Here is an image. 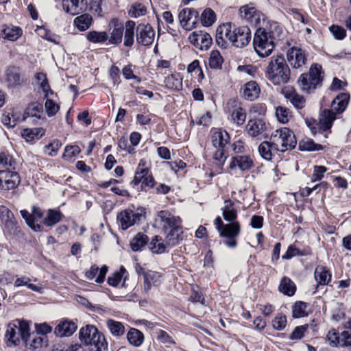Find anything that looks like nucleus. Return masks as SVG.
Returning a JSON list of instances; mask_svg holds the SVG:
<instances>
[{
  "mask_svg": "<svg viewBox=\"0 0 351 351\" xmlns=\"http://www.w3.org/2000/svg\"><path fill=\"white\" fill-rule=\"evenodd\" d=\"M349 98V95L346 93H341L337 95L332 101L331 110L335 114L343 112L348 104Z\"/></svg>",
  "mask_w": 351,
  "mask_h": 351,
  "instance_id": "30",
  "label": "nucleus"
},
{
  "mask_svg": "<svg viewBox=\"0 0 351 351\" xmlns=\"http://www.w3.org/2000/svg\"><path fill=\"white\" fill-rule=\"evenodd\" d=\"M15 160L13 157L8 153H0V166L10 167L14 169Z\"/></svg>",
  "mask_w": 351,
  "mask_h": 351,
  "instance_id": "62",
  "label": "nucleus"
},
{
  "mask_svg": "<svg viewBox=\"0 0 351 351\" xmlns=\"http://www.w3.org/2000/svg\"><path fill=\"white\" fill-rule=\"evenodd\" d=\"M62 217L63 215L60 210L48 209L43 219V223L48 227L53 226L62 220Z\"/></svg>",
  "mask_w": 351,
  "mask_h": 351,
  "instance_id": "32",
  "label": "nucleus"
},
{
  "mask_svg": "<svg viewBox=\"0 0 351 351\" xmlns=\"http://www.w3.org/2000/svg\"><path fill=\"white\" fill-rule=\"evenodd\" d=\"M169 246L167 242L165 243L163 240L159 236H154L149 244V248L155 254H162L165 252L166 247Z\"/></svg>",
  "mask_w": 351,
  "mask_h": 351,
  "instance_id": "45",
  "label": "nucleus"
},
{
  "mask_svg": "<svg viewBox=\"0 0 351 351\" xmlns=\"http://www.w3.org/2000/svg\"><path fill=\"white\" fill-rule=\"evenodd\" d=\"M231 116L233 121L239 125H243L245 121V110L241 107L234 109Z\"/></svg>",
  "mask_w": 351,
  "mask_h": 351,
  "instance_id": "58",
  "label": "nucleus"
},
{
  "mask_svg": "<svg viewBox=\"0 0 351 351\" xmlns=\"http://www.w3.org/2000/svg\"><path fill=\"white\" fill-rule=\"evenodd\" d=\"M140 217L141 215L138 213H135L131 210H125L119 214L117 219L122 229L126 230L133 226L136 221L140 220Z\"/></svg>",
  "mask_w": 351,
  "mask_h": 351,
  "instance_id": "20",
  "label": "nucleus"
},
{
  "mask_svg": "<svg viewBox=\"0 0 351 351\" xmlns=\"http://www.w3.org/2000/svg\"><path fill=\"white\" fill-rule=\"evenodd\" d=\"M336 119V114L332 110L325 109L319 114V123L323 130L330 129Z\"/></svg>",
  "mask_w": 351,
  "mask_h": 351,
  "instance_id": "25",
  "label": "nucleus"
},
{
  "mask_svg": "<svg viewBox=\"0 0 351 351\" xmlns=\"http://www.w3.org/2000/svg\"><path fill=\"white\" fill-rule=\"evenodd\" d=\"M126 269L121 266L119 271L114 272L108 278V283L113 287H116L119 285L121 279H123V282L125 281L127 276H125Z\"/></svg>",
  "mask_w": 351,
  "mask_h": 351,
  "instance_id": "50",
  "label": "nucleus"
},
{
  "mask_svg": "<svg viewBox=\"0 0 351 351\" xmlns=\"http://www.w3.org/2000/svg\"><path fill=\"white\" fill-rule=\"evenodd\" d=\"M322 66L313 64L309 69L308 73H303L298 79V83L301 90L310 93L319 86L323 80Z\"/></svg>",
  "mask_w": 351,
  "mask_h": 351,
  "instance_id": "5",
  "label": "nucleus"
},
{
  "mask_svg": "<svg viewBox=\"0 0 351 351\" xmlns=\"http://www.w3.org/2000/svg\"><path fill=\"white\" fill-rule=\"evenodd\" d=\"M22 217L25 219L27 225L36 232H40L42 230L41 226L38 223L40 219H43L44 214L42 210L37 207H32V213H29L26 210H21Z\"/></svg>",
  "mask_w": 351,
  "mask_h": 351,
  "instance_id": "10",
  "label": "nucleus"
},
{
  "mask_svg": "<svg viewBox=\"0 0 351 351\" xmlns=\"http://www.w3.org/2000/svg\"><path fill=\"white\" fill-rule=\"evenodd\" d=\"M43 342V338L38 334H33L31 336L29 333V337L24 342L25 347L29 349L36 350L41 348Z\"/></svg>",
  "mask_w": 351,
  "mask_h": 351,
  "instance_id": "52",
  "label": "nucleus"
},
{
  "mask_svg": "<svg viewBox=\"0 0 351 351\" xmlns=\"http://www.w3.org/2000/svg\"><path fill=\"white\" fill-rule=\"evenodd\" d=\"M265 77L275 86L287 83L290 80V69L283 56H274L265 69Z\"/></svg>",
  "mask_w": 351,
  "mask_h": 351,
  "instance_id": "1",
  "label": "nucleus"
},
{
  "mask_svg": "<svg viewBox=\"0 0 351 351\" xmlns=\"http://www.w3.org/2000/svg\"><path fill=\"white\" fill-rule=\"evenodd\" d=\"M276 117L279 122L286 123L291 115L289 110L282 106H278L276 108Z\"/></svg>",
  "mask_w": 351,
  "mask_h": 351,
  "instance_id": "57",
  "label": "nucleus"
},
{
  "mask_svg": "<svg viewBox=\"0 0 351 351\" xmlns=\"http://www.w3.org/2000/svg\"><path fill=\"white\" fill-rule=\"evenodd\" d=\"M266 130L265 122L261 119H250L246 125V131L252 137L263 134Z\"/></svg>",
  "mask_w": 351,
  "mask_h": 351,
  "instance_id": "21",
  "label": "nucleus"
},
{
  "mask_svg": "<svg viewBox=\"0 0 351 351\" xmlns=\"http://www.w3.org/2000/svg\"><path fill=\"white\" fill-rule=\"evenodd\" d=\"M261 88L255 81H250L244 86L242 96L247 100L253 101L258 97Z\"/></svg>",
  "mask_w": 351,
  "mask_h": 351,
  "instance_id": "24",
  "label": "nucleus"
},
{
  "mask_svg": "<svg viewBox=\"0 0 351 351\" xmlns=\"http://www.w3.org/2000/svg\"><path fill=\"white\" fill-rule=\"evenodd\" d=\"M306 303L299 301L296 302L292 308V315L294 318H300L308 315Z\"/></svg>",
  "mask_w": 351,
  "mask_h": 351,
  "instance_id": "51",
  "label": "nucleus"
},
{
  "mask_svg": "<svg viewBox=\"0 0 351 351\" xmlns=\"http://www.w3.org/2000/svg\"><path fill=\"white\" fill-rule=\"evenodd\" d=\"M148 242V237L143 233H138L130 241V246L133 251L141 250Z\"/></svg>",
  "mask_w": 351,
  "mask_h": 351,
  "instance_id": "48",
  "label": "nucleus"
},
{
  "mask_svg": "<svg viewBox=\"0 0 351 351\" xmlns=\"http://www.w3.org/2000/svg\"><path fill=\"white\" fill-rule=\"evenodd\" d=\"M4 81L9 88H16L23 83V79L19 68L8 66L5 70Z\"/></svg>",
  "mask_w": 351,
  "mask_h": 351,
  "instance_id": "18",
  "label": "nucleus"
},
{
  "mask_svg": "<svg viewBox=\"0 0 351 351\" xmlns=\"http://www.w3.org/2000/svg\"><path fill=\"white\" fill-rule=\"evenodd\" d=\"M251 40V31L247 26L234 27L232 29V44L236 47L246 46Z\"/></svg>",
  "mask_w": 351,
  "mask_h": 351,
  "instance_id": "9",
  "label": "nucleus"
},
{
  "mask_svg": "<svg viewBox=\"0 0 351 351\" xmlns=\"http://www.w3.org/2000/svg\"><path fill=\"white\" fill-rule=\"evenodd\" d=\"M287 61L293 69H300L306 62V54L305 51L298 47L290 48L287 53Z\"/></svg>",
  "mask_w": 351,
  "mask_h": 351,
  "instance_id": "11",
  "label": "nucleus"
},
{
  "mask_svg": "<svg viewBox=\"0 0 351 351\" xmlns=\"http://www.w3.org/2000/svg\"><path fill=\"white\" fill-rule=\"evenodd\" d=\"M19 174L10 170L0 171V189L12 190L15 189L20 183Z\"/></svg>",
  "mask_w": 351,
  "mask_h": 351,
  "instance_id": "12",
  "label": "nucleus"
},
{
  "mask_svg": "<svg viewBox=\"0 0 351 351\" xmlns=\"http://www.w3.org/2000/svg\"><path fill=\"white\" fill-rule=\"evenodd\" d=\"M86 39L93 43H103L108 40V34L106 32L92 30L86 33Z\"/></svg>",
  "mask_w": 351,
  "mask_h": 351,
  "instance_id": "43",
  "label": "nucleus"
},
{
  "mask_svg": "<svg viewBox=\"0 0 351 351\" xmlns=\"http://www.w3.org/2000/svg\"><path fill=\"white\" fill-rule=\"evenodd\" d=\"M253 45L256 53L260 57H267L274 49V37L270 33L260 27L255 32Z\"/></svg>",
  "mask_w": 351,
  "mask_h": 351,
  "instance_id": "6",
  "label": "nucleus"
},
{
  "mask_svg": "<svg viewBox=\"0 0 351 351\" xmlns=\"http://www.w3.org/2000/svg\"><path fill=\"white\" fill-rule=\"evenodd\" d=\"M81 152L77 145H68L65 147L62 157L68 161L73 160Z\"/></svg>",
  "mask_w": 351,
  "mask_h": 351,
  "instance_id": "54",
  "label": "nucleus"
},
{
  "mask_svg": "<svg viewBox=\"0 0 351 351\" xmlns=\"http://www.w3.org/2000/svg\"><path fill=\"white\" fill-rule=\"evenodd\" d=\"M315 279L317 285H326L331 280V275L328 270L324 266H317L314 272Z\"/></svg>",
  "mask_w": 351,
  "mask_h": 351,
  "instance_id": "37",
  "label": "nucleus"
},
{
  "mask_svg": "<svg viewBox=\"0 0 351 351\" xmlns=\"http://www.w3.org/2000/svg\"><path fill=\"white\" fill-rule=\"evenodd\" d=\"M17 119L18 118L11 112H5L1 117V122L3 124L10 128H13L16 125Z\"/></svg>",
  "mask_w": 351,
  "mask_h": 351,
  "instance_id": "60",
  "label": "nucleus"
},
{
  "mask_svg": "<svg viewBox=\"0 0 351 351\" xmlns=\"http://www.w3.org/2000/svg\"><path fill=\"white\" fill-rule=\"evenodd\" d=\"M36 84L42 89L45 93V97L47 98L53 95V91L51 89L47 75L44 73H37L35 74Z\"/></svg>",
  "mask_w": 351,
  "mask_h": 351,
  "instance_id": "36",
  "label": "nucleus"
},
{
  "mask_svg": "<svg viewBox=\"0 0 351 351\" xmlns=\"http://www.w3.org/2000/svg\"><path fill=\"white\" fill-rule=\"evenodd\" d=\"M21 28L16 26H7L2 30L3 38L10 41H15L21 36Z\"/></svg>",
  "mask_w": 351,
  "mask_h": 351,
  "instance_id": "40",
  "label": "nucleus"
},
{
  "mask_svg": "<svg viewBox=\"0 0 351 351\" xmlns=\"http://www.w3.org/2000/svg\"><path fill=\"white\" fill-rule=\"evenodd\" d=\"M232 29L230 23H223L217 28L215 40L218 46L226 48L228 42L232 43Z\"/></svg>",
  "mask_w": 351,
  "mask_h": 351,
  "instance_id": "16",
  "label": "nucleus"
},
{
  "mask_svg": "<svg viewBox=\"0 0 351 351\" xmlns=\"http://www.w3.org/2000/svg\"><path fill=\"white\" fill-rule=\"evenodd\" d=\"M200 19L204 26L209 27L215 21L216 16L213 10L207 8L202 13Z\"/></svg>",
  "mask_w": 351,
  "mask_h": 351,
  "instance_id": "53",
  "label": "nucleus"
},
{
  "mask_svg": "<svg viewBox=\"0 0 351 351\" xmlns=\"http://www.w3.org/2000/svg\"><path fill=\"white\" fill-rule=\"evenodd\" d=\"M285 97L290 100L291 104L298 109H301L304 106V98L299 95L291 86H287L282 90Z\"/></svg>",
  "mask_w": 351,
  "mask_h": 351,
  "instance_id": "23",
  "label": "nucleus"
},
{
  "mask_svg": "<svg viewBox=\"0 0 351 351\" xmlns=\"http://www.w3.org/2000/svg\"><path fill=\"white\" fill-rule=\"evenodd\" d=\"M222 215L226 221H237V211L234 207V203L231 200H225L224 206L222 208Z\"/></svg>",
  "mask_w": 351,
  "mask_h": 351,
  "instance_id": "35",
  "label": "nucleus"
},
{
  "mask_svg": "<svg viewBox=\"0 0 351 351\" xmlns=\"http://www.w3.org/2000/svg\"><path fill=\"white\" fill-rule=\"evenodd\" d=\"M254 166L252 158L247 155H240L232 158L229 165L230 169L239 168L241 171H245L251 169Z\"/></svg>",
  "mask_w": 351,
  "mask_h": 351,
  "instance_id": "19",
  "label": "nucleus"
},
{
  "mask_svg": "<svg viewBox=\"0 0 351 351\" xmlns=\"http://www.w3.org/2000/svg\"><path fill=\"white\" fill-rule=\"evenodd\" d=\"M162 282V276L154 271H148L144 273V289L149 291L152 286H158Z\"/></svg>",
  "mask_w": 351,
  "mask_h": 351,
  "instance_id": "26",
  "label": "nucleus"
},
{
  "mask_svg": "<svg viewBox=\"0 0 351 351\" xmlns=\"http://www.w3.org/2000/svg\"><path fill=\"white\" fill-rule=\"evenodd\" d=\"M62 143L59 140H53L45 147V152L50 156H55L58 154Z\"/></svg>",
  "mask_w": 351,
  "mask_h": 351,
  "instance_id": "59",
  "label": "nucleus"
},
{
  "mask_svg": "<svg viewBox=\"0 0 351 351\" xmlns=\"http://www.w3.org/2000/svg\"><path fill=\"white\" fill-rule=\"evenodd\" d=\"M273 149L276 152H284L293 149L296 144V138L291 130L287 128L276 130L270 136Z\"/></svg>",
  "mask_w": 351,
  "mask_h": 351,
  "instance_id": "4",
  "label": "nucleus"
},
{
  "mask_svg": "<svg viewBox=\"0 0 351 351\" xmlns=\"http://www.w3.org/2000/svg\"><path fill=\"white\" fill-rule=\"evenodd\" d=\"M229 135L226 131L218 130L212 136V143L215 148H225L229 142Z\"/></svg>",
  "mask_w": 351,
  "mask_h": 351,
  "instance_id": "38",
  "label": "nucleus"
},
{
  "mask_svg": "<svg viewBox=\"0 0 351 351\" xmlns=\"http://www.w3.org/2000/svg\"><path fill=\"white\" fill-rule=\"evenodd\" d=\"M77 324L67 319L62 320L55 328L54 333L60 337H69L77 330Z\"/></svg>",
  "mask_w": 351,
  "mask_h": 351,
  "instance_id": "22",
  "label": "nucleus"
},
{
  "mask_svg": "<svg viewBox=\"0 0 351 351\" xmlns=\"http://www.w3.org/2000/svg\"><path fill=\"white\" fill-rule=\"evenodd\" d=\"M272 326L276 330H283L287 326L286 316L281 314L277 315L272 322Z\"/></svg>",
  "mask_w": 351,
  "mask_h": 351,
  "instance_id": "64",
  "label": "nucleus"
},
{
  "mask_svg": "<svg viewBox=\"0 0 351 351\" xmlns=\"http://www.w3.org/2000/svg\"><path fill=\"white\" fill-rule=\"evenodd\" d=\"M43 112V106L39 103H32L27 108V114L31 117L40 118Z\"/></svg>",
  "mask_w": 351,
  "mask_h": 351,
  "instance_id": "63",
  "label": "nucleus"
},
{
  "mask_svg": "<svg viewBox=\"0 0 351 351\" xmlns=\"http://www.w3.org/2000/svg\"><path fill=\"white\" fill-rule=\"evenodd\" d=\"M31 279L27 276H21L19 278H16V279L14 281V286L15 287H21V286H26L29 289L38 292V293H43V287L40 285H34L30 283Z\"/></svg>",
  "mask_w": 351,
  "mask_h": 351,
  "instance_id": "42",
  "label": "nucleus"
},
{
  "mask_svg": "<svg viewBox=\"0 0 351 351\" xmlns=\"http://www.w3.org/2000/svg\"><path fill=\"white\" fill-rule=\"evenodd\" d=\"M198 15L197 10L184 8L180 12L178 19L182 27L186 30H190L195 27L198 21Z\"/></svg>",
  "mask_w": 351,
  "mask_h": 351,
  "instance_id": "13",
  "label": "nucleus"
},
{
  "mask_svg": "<svg viewBox=\"0 0 351 351\" xmlns=\"http://www.w3.org/2000/svg\"><path fill=\"white\" fill-rule=\"evenodd\" d=\"M129 343L135 347H139L144 341V335L136 328H130L127 333Z\"/></svg>",
  "mask_w": 351,
  "mask_h": 351,
  "instance_id": "41",
  "label": "nucleus"
},
{
  "mask_svg": "<svg viewBox=\"0 0 351 351\" xmlns=\"http://www.w3.org/2000/svg\"><path fill=\"white\" fill-rule=\"evenodd\" d=\"M165 86L173 90H179L182 86V78L179 73L168 75L165 80Z\"/></svg>",
  "mask_w": 351,
  "mask_h": 351,
  "instance_id": "47",
  "label": "nucleus"
},
{
  "mask_svg": "<svg viewBox=\"0 0 351 351\" xmlns=\"http://www.w3.org/2000/svg\"><path fill=\"white\" fill-rule=\"evenodd\" d=\"M278 289L283 294L288 296H291L294 295L296 290V287L294 282L290 278L287 277H283L281 279Z\"/></svg>",
  "mask_w": 351,
  "mask_h": 351,
  "instance_id": "39",
  "label": "nucleus"
},
{
  "mask_svg": "<svg viewBox=\"0 0 351 351\" xmlns=\"http://www.w3.org/2000/svg\"><path fill=\"white\" fill-rule=\"evenodd\" d=\"M45 134L43 128H24L21 132V136L27 141L32 142L40 139Z\"/></svg>",
  "mask_w": 351,
  "mask_h": 351,
  "instance_id": "29",
  "label": "nucleus"
},
{
  "mask_svg": "<svg viewBox=\"0 0 351 351\" xmlns=\"http://www.w3.org/2000/svg\"><path fill=\"white\" fill-rule=\"evenodd\" d=\"M146 12V7L140 3H133L128 11L129 15L134 18L144 16Z\"/></svg>",
  "mask_w": 351,
  "mask_h": 351,
  "instance_id": "55",
  "label": "nucleus"
},
{
  "mask_svg": "<svg viewBox=\"0 0 351 351\" xmlns=\"http://www.w3.org/2000/svg\"><path fill=\"white\" fill-rule=\"evenodd\" d=\"M108 271V267L106 265H104L99 269L98 266L93 265L90 267V269L86 272V277L88 280H93L96 277L97 273L99 275L95 279L97 283H101L104 282L105 276Z\"/></svg>",
  "mask_w": 351,
  "mask_h": 351,
  "instance_id": "27",
  "label": "nucleus"
},
{
  "mask_svg": "<svg viewBox=\"0 0 351 351\" xmlns=\"http://www.w3.org/2000/svg\"><path fill=\"white\" fill-rule=\"evenodd\" d=\"M110 36H108V43L111 45L120 44L123 39V25L117 18H112L108 23Z\"/></svg>",
  "mask_w": 351,
  "mask_h": 351,
  "instance_id": "14",
  "label": "nucleus"
},
{
  "mask_svg": "<svg viewBox=\"0 0 351 351\" xmlns=\"http://www.w3.org/2000/svg\"><path fill=\"white\" fill-rule=\"evenodd\" d=\"M45 107L49 117L54 116L60 110V106L52 99L48 98L46 99Z\"/></svg>",
  "mask_w": 351,
  "mask_h": 351,
  "instance_id": "61",
  "label": "nucleus"
},
{
  "mask_svg": "<svg viewBox=\"0 0 351 351\" xmlns=\"http://www.w3.org/2000/svg\"><path fill=\"white\" fill-rule=\"evenodd\" d=\"M29 322L23 319H15L10 322L6 328L5 338L8 343L11 345H18L21 340L26 341L29 337Z\"/></svg>",
  "mask_w": 351,
  "mask_h": 351,
  "instance_id": "3",
  "label": "nucleus"
},
{
  "mask_svg": "<svg viewBox=\"0 0 351 351\" xmlns=\"http://www.w3.org/2000/svg\"><path fill=\"white\" fill-rule=\"evenodd\" d=\"M93 19L89 14H82L75 18L73 25L80 32L88 29L92 25Z\"/></svg>",
  "mask_w": 351,
  "mask_h": 351,
  "instance_id": "31",
  "label": "nucleus"
},
{
  "mask_svg": "<svg viewBox=\"0 0 351 351\" xmlns=\"http://www.w3.org/2000/svg\"><path fill=\"white\" fill-rule=\"evenodd\" d=\"M0 219L6 228L12 230L15 226V218L13 213L5 206H0Z\"/></svg>",
  "mask_w": 351,
  "mask_h": 351,
  "instance_id": "33",
  "label": "nucleus"
},
{
  "mask_svg": "<svg viewBox=\"0 0 351 351\" xmlns=\"http://www.w3.org/2000/svg\"><path fill=\"white\" fill-rule=\"evenodd\" d=\"M158 217L162 223L166 234L167 245L169 246L176 245L182 239L180 218L172 215L167 210L160 211Z\"/></svg>",
  "mask_w": 351,
  "mask_h": 351,
  "instance_id": "2",
  "label": "nucleus"
},
{
  "mask_svg": "<svg viewBox=\"0 0 351 351\" xmlns=\"http://www.w3.org/2000/svg\"><path fill=\"white\" fill-rule=\"evenodd\" d=\"M241 18L244 19L252 25L255 26H261L264 23V15L252 5L242 6L240 10Z\"/></svg>",
  "mask_w": 351,
  "mask_h": 351,
  "instance_id": "8",
  "label": "nucleus"
},
{
  "mask_svg": "<svg viewBox=\"0 0 351 351\" xmlns=\"http://www.w3.org/2000/svg\"><path fill=\"white\" fill-rule=\"evenodd\" d=\"M106 325L110 333L115 337L122 336L125 332V326L120 322L112 319L106 320Z\"/></svg>",
  "mask_w": 351,
  "mask_h": 351,
  "instance_id": "44",
  "label": "nucleus"
},
{
  "mask_svg": "<svg viewBox=\"0 0 351 351\" xmlns=\"http://www.w3.org/2000/svg\"><path fill=\"white\" fill-rule=\"evenodd\" d=\"M135 26V22L131 20L126 21L125 25H123V44L126 47H131L134 43Z\"/></svg>",
  "mask_w": 351,
  "mask_h": 351,
  "instance_id": "34",
  "label": "nucleus"
},
{
  "mask_svg": "<svg viewBox=\"0 0 351 351\" xmlns=\"http://www.w3.org/2000/svg\"><path fill=\"white\" fill-rule=\"evenodd\" d=\"M223 62V59L217 50L211 51L208 59V65L210 69L218 70L221 69Z\"/></svg>",
  "mask_w": 351,
  "mask_h": 351,
  "instance_id": "46",
  "label": "nucleus"
},
{
  "mask_svg": "<svg viewBox=\"0 0 351 351\" xmlns=\"http://www.w3.org/2000/svg\"><path fill=\"white\" fill-rule=\"evenodd\" d=\"M79 338L85 345H94L98 349L105 346L106 339L97 328L93 325H86L80 330Z\"/></svg>",
  "mask_w": 351,
  "mask_h": 351,
  "instance_id": "7",
  "label": "nucleus"
},
{
  "mask_svg": "<svg viewBox=\"0 0 351 351\" xmlns=\"http://www.w3.org/2000/svg\"><path fill=\"white\" fill-rule=\"evenodd\" d=\"M189 39L194 46L200 49H208L212 44L210 35L202 31L193 32Z\"/></svg>",
  "mask_w": 351,
  "mask_h": 351,
  "instance_id": "17",
  "label": "nucleus"
},
{
  "mask_svg": "<svg viewBox=\"0 0 351 351\" xmlns=\"http://www.w3.org/2000/svg\"><path fill=\"white\" fill-rule=\"evenodd\" d=\"M219 236L226 238H237L241 232V225L239 221L230 222L223 226Z\"/></svg>",
  "mask_w": 351,
  "mask_h": 351,
  "instance_id": "28",
  "label": "nucleus"
},
{
  "mask_svg": "<svg viewBox=\"0 0 351 351\" xmlns=\"http://www.w3.org/2000/svg\"><path fill=\"white\" fill-rule=\"evenodd\" d=\"M155 32L149 24H140L137 27L136 40L138 43L147 46L152 44Z\"/></svg>",
  "mask_w": 351,
  "mask_h": 351,
  "instance_id": "15",
  "label": "nucleus"
},
{
  "mask_svg": "<svg viewBox=\"0 0 351 351\" xmlns=\"http://www.w3.org/2000/svg\"><path fill=\"white\" fill-rule=\"evenodd\" d=\"M258 152L264 159L269 160L272 158L273 152H275L273 149L272 142L264 141L258 146Z\"/></svg>",
  "mask_w": 351,
  "mask_h": 351,
  "instance_id": "49",
  "label": "nucleus"
},
{
  "mask_svg": "<svg viewBox=\"0 0 351 351\" xmlns=\"http://www.w3.org/2000/svg\"><path fill=\"white\" fill-rule=\"evenodd\" d=\"M80 0H62L63 10L71 14H75L77 12Z\"/></svg>",
  "mask_w": 351,
  "mask_h": 351,
  "instance_id": "56",
  "label": "nucleus"
}]
</instances>
